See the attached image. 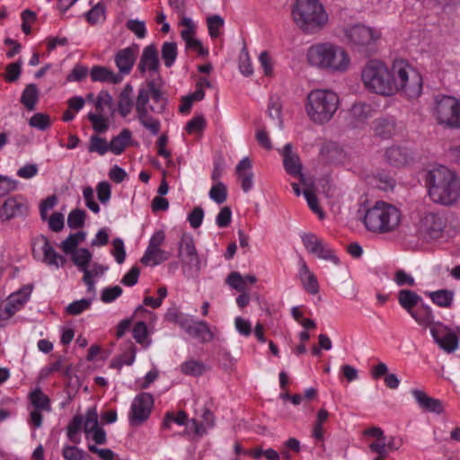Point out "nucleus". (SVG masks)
<instances>
[{"mask_svg": "<svg viewBox=\"0 0 460 460\" xmlns=\"http://www.w3.org/2000/svg\"><path fill=\"white\" fill-rule=\"evenodd\" d=\"M83 418L84 432L86 438H89L91 432L100 428L96 407L88 408Z\"/></svg>", "mask_w": 460, "mask_h": 460, "instance_id": "nucleus-38", "label": "nucleus"}, {"mask_svg": "<svg viewBox=\"0 0 460 460\" xmlns=\"http://www.w3.org/2000/svg\"><path fill=\"white\" fill-rule=\"evenodd\" d=\"M137 53L138 46L136 44L122 49L116 53L114 61L119 69L118 74L124 77L125 75H128L131 72Z\"/></svg>", "mask_w": 460, "mask_h": 460, "instance_id": "nucleus-22", "label": "nucleus"}, {"mask_svg": "<svg viewBox=\"0 0 460 460\" xmlns=\"http://www.w3.org/2000/svg\"><path fill=\"white\" fill-rule=\"evenodd\" d=\"M280 155L283 157V165L287 173L298 177L299 181L304 183L305 176L302 173V163L299 155L293 151V146L290 143L284 146L280 151Z\"/></svg>", "mask_w": 460, "mask_h": 460, "instance_id": "nucleus-20", "label": "nucleus"}, {"mask_svg": "<svg viewBox=\"0 0 460 460\" xmlns=\"http://www.w3.org/2000/svg\"><path fill=\"white\" fill-rule=\"evenodd\" d=\"M122 294L119 286L108 287L102 289L101 299L103 303H111Z\"/></svg>", "mask_w": 460, "mask_h": 460, "instance_id": "nucleus-58", "label": "nucleus"}, {"mask_svg": "<svg viewBox=\"0 0 460 460\" xmlns=\"http://www.w3.org/2000/svg\"><path fill=\"white\" fill-rule=\"evenodd\" d=\"M132 94L133 87L129 84H127L119 93L118 101V111L123 118H126L128 115H129L133 107H136V102H134Z\"/></svg>", "mask_w": 460, "mask_h": 460, "instance_id": "nucleus-33", "label": "nucleus"}, {"mask_svg": "<svg viewBox=\"0 0 460 460\" xmlns=\"http://www.w3.org/2000/svg\"><path fill=\"white\" fill-rule=\"evenodd\" d=\"M401 220V211L395 206L385 201H376L366 211L363 223L372 233L387 234L395 231Z\"/></svg>", "mask_w": 460, "mask_h": 460, "instance_id": "nucleus-7", "label": "nucleus"}, {"mask_svg": "<svg viewBox=\"0 0 460 460\" xmlns=\"http://www.w3.org/2000/svg\"><path fill=\"white\" fill-rule=\"evenodd\" d=\"M298 277L303 288L309 294L315 295L319 292V284L315 275L309 270L304 260L300 261Z\"/></svg>", "mask_w": 460, "mask_h": 460, "instance_id": "nucleus-29", "label": "nucleus"}, {"mask_svg": "<svg viewBox=\"0 0 460 460\" xmlns=\"http://www.w3.org/2000/svg\"><path fill=\"white\" fill-rule=\"evenodd\" d=\"M88 151L90 153H97L99 155H104L110 151V146L105 138L98 135H92L90 137Z\"/></svg>", "mask_w": 460, "mask_h": 460, "instance_id": "nucleus-43", "label": "nucleus"}, {"mask_svg": "<svg viewBox=\"0 0 460 460\" xmlns=\"http://www.w3.org/2000/svg\"><path fill=\"white\" fill-rule=\"evenodd\" d=\"M208 22V28L209 35L212 38H217L220 34V29L224 25V20L219 15H213L211 17H208L207 19Z\"/></svg>", "mask_w": 460, "mask_h": 460, "instance_id": "nucleus-56", "label": "nucleus"}, {"mask_svg": "<svg viewBox=\"0 0 460 460\" xmlns=\"http://www.w3.org/2000/svg\"><path fill=\"white\" fill-rule=\"evenodd\" d=\"M86 214L82 209H73L67 217V225L72 229H78L84 224Z\"/></svg>", "mask_w": 460, "mask_h": 460, "instance_id": "nucleus-50", "label": "nucleus"}, {"mask_svg": "<svg viewBox=\"0 0 460 460\" xmlns=\"http://www.w3.org/2000/svg\"><path fill=\"white\" fill-rule=\"evenodd\" d=\"M392 96L398 93L414 99L422 93V76L408 61L394 59L392 63Z\"/></svg>", "mask_w": 460, "mask_h": 460, "instance_id": "nucleus-6", "label": "nucleus"}, {"mask_svg": "<svg viewBox=\"0 0 460 460\" xmlns=\"http://www.w3.org/2000/svg\"><path fill=\"white\" fill-rule=\"evenodd\" d=\"M132 139V133L128 128H123L118 136L111 138L109 143L110 152L116 155H121L129 146Z\"/></svg>", "mask_w": 460, "mask_h": 460, "instance_id": "nucleus-34", "label": "nucleus"}, {"mask_svg": "<svg viewBox=\"0 0 460 460\" xmlns=\"http://www.w3.org/2000/svg\"><path fill=\"white\" fill-rule=\"evenodd\" d=\"M84 418L82 415H75L68 423L66 428V435L69 440L75 444H78L81 440L80 431L83 426Z\"/></svg>", "mask_w": 460, "mask_h": 460, "instance_id": "nucleus-39", "label": "nucleus"}, {"mask_svg": "<svg viewBox=\"0 0 460 460\" xmlns=\"http://www.w3.org/2000/svg\"><path fill=\"white\" fill-rule=\"evenodd\" d=\"M410 315L422 327L437 326V323L434 322L435 316L432 308L426 304H421L420 306L413 310Z\"/></svg>", "mask_w": 460, "mask_h": 460, "instance_id": "nucleus-35", "label": "nucleus"}, {"mask_svg": "<svg viewBox=\"0 0 460 460\" xmlns=\"http://www.w3.org/2000/svg\"><path fill=\"white\" fill-rule=\"evenodd\" d=\"M426 183L435 203L451 206L460 198V181L455 172L445 166L429 171Z\"/></svg>", "mask_w": 460, "mask_h": 460, "instance_id": "nucleus-3", "label": "nucleus"}, {"mask_svg": "<svg viewBox=\"0 0 460 460\" xmlns=\"http://www.w3.org/2000/svg\"><path fill=\"white\" fill-rule=\"evenodd\" d=\"M447 226V219L439 213L428 212L424 214L419 224L420 234L427 240L441 237Z\"/></svg>", "mask_w": 460, "mask_h": 460, "instance_id": "nucleus-13", "label": "nucleus"}, {"mask_svg": "<svg viewBox=\"0 0 460 460\" xmlns=\"http://www.w3.org/2000/svg\"><path fill=\"white\" fill-rule=\"evenodd\" d=\"M92 256L88 249L80 248L72 253V261L78 267L79 270L83 271V269L89 266Z\"/></svg>", "mask_w": 460, "mask_h": 460, "instance_id": "nucleus-45", "label": "nucleus"}, {"mask_svg": "<svg viewBox=\"0 0 460 460\" xmlns=\"http://www.w3.org/2000/svg\"><path fill=\"white\" fill-rule=\"evenodd\" d=\"M376 114V110L370 103L356 102L349 109V123L354 128L363 127L368 119L373 118Z\"/></svg>", "mask_w": 460, "mask_h": 460, "instance_id": "nucleus-23", "label": "nucleus"}, {"mask_svg": "<svg viewBox=\"0 0 460 460\" xmlns=\"http://www.w3.org/2000/svg\"><path fill=\"white\" fill-rule=\"evenodd\" d=\"M425 295L430 298L432 303L439 307H451L455 293L449 289H438L436 291H426Z\"/></svg>", "mask_w": 460, "mask_h": 460, "instance_id": "nucleus-36", "label": "nucleus"}, {"mask_svg": "<svg viewBox=\"0 0 460 460\" xmlns=\"http://www.w3.org/2000/svg\"><path fill=\"white\" fill-rule=\"evenodd\" d=\"M183 330L190 337L198 340L201 343L210 342L215 338V334L205 321H192L190 319Z\"/></svg>", "mask_w": 460, "mask_h": 460, "instance_id": "nucleus-24", "label": "nucleus"}, {"mask_svg": "<svg viewBox=\"0 0 460 460\" xmlns=\"http://www.w3.org/2000/svg\"><path fill=\"white\" fill-rule=\"evenodd\" d=\"M226 283L232 288L242 293L245 292L247 288L245 279L237 271H233L228 274Z\"/></svg>", "mask_w": 460, "mask_h": 460, "instance_id": "nucleus-48", "label": "nucleus"}, {"mask_svg": "<svg viewBox=\"0 0 460 460\" xmlns=\"http://www.w3.org/2000/svg\"><path fill=\"white\" fill-rule=\"evenodd\" d=\"M31 288L27 287L17 293L9 296L4 308L0 313L1 320H7L18 312L29 300Z\"/></svg>", "mask_w": 460, "mask_h": 460, "instance_id": "nucleus-21", "label": "nucleus"}, {"mask_svg": "<svg viewBox=\"0 0 460 460\" xmlns=\"http://www.w3.org/2000/svg\"><path fill=\"white\" fill-rule=\"evenodd\" d=\"M97 197L101 203L106 204L111 196V184L108 181H101L96 186Z\"/></svg>", "mask_w": 460, "mask_h": 460, "instance_id": "nucleus-61", "label": "nucleus"}, {"mask_svg": "<svg viewBox=\"0 0 460 460\" xmlns=\"http://www.w3.org/2000/svg\"><path fill=\"white\" fill-rule=\"evenodd\" d=\"M164 319L172 323H177L182 330L189 322V317L176 307H171L167 310Z\"/></svg>", "mask_w": 460, "mask_h": 460, "instance_id": "nucleus-46", "label": "nucleus"}, {"mask_svg": "<svg viewBox=\"0 0 460 460\" xmlns=\"http://www.w3.org/2000/svg\"><path fill=\"white\" fill-rule=\"evenodd\" d=\"M399 305L410 314L422 298L414 291L401 289L397 295Z\"/></svg>", "mask_w": 460, "mask_h": 460, "instance_id": "nucleus-37", "label": "nucleus"}, {"mask_svg": "<svg viewBox=\"0 0 460 460\" xmlns=\"http://www.w3.org/2000/svg\"><path fill=\"white\" fill-rule=\"evenodd\" d=\"M111 95L107 91H101L95 102V112H89L88 119L97 133H105L109 129V118L114 113Z\"/></svg>", "mask_w": 460, "mask_h": 460, "instance_id": "nucleus-11", "label": "nucleus"}, {"mask_svg": "<svg viewBox=\"0 0 460 460\" xmlns=\"http://www.w3.org/2000/svg\"><path fill=\"white\" fill-rule=\"evenodd\" d=\"M87 75V67L81 64H76L72 69L71 73L67 75L66 79L69 82H80L84 79Z\"/></svg>", "mask_w": 460, "mask_h": 460, "instance_id": "nucleus-64", "label": "nucleus"}, {"mask_svg": "<svg viewBox=\"0 0 460 460\" xmlns=\"http://www.w3.org/2000/svg\"><path fill=\"white\" fill-rule=\"evenodd\" d=\"M348 41L359 50L374 44L380 39V32L371 27L362 24L353 25L345 31Z\"/></svg>", "mask_w": 460, "mask_h": 460, "instance_id": "nucleus-12", "label": "nucleus"}, {"mask_svg": "<svg viewBox=\"0 0 460 460\" xmlns=\"http://www.w3.org/2000/svg\"><path fill=\"white\" fill-rule=\"evenodd\" d=\"M392 66H387L383 61L373 59L367 61L361 71V80L365 88L370 93L392 96Z\"/></svg>", "mask_w": 460, "mask_h": 460, "instance_id": "nucleus-9", "label": "nucleus"}, {"mask_svg": "<svg viewBox=\"0 0 460 460\" xmlns=\"http://www.w3.org/2000/svg\"><path fill=\"white\" fill-rule=\"evenodd\" d=\"M127 28L131 31L137 38L143 39L146 34V23L139 20H128L126 24Z\"/></svg>", "mask_w": 460, "mask_h": 460, "instance_id": "nucleus-59", "label": "nucleus"}, {"mask_svg": "<svg viewBox=\"0 0 460 460\" xmlns=\"http://www.w3.org/2000/svg\"><path fill=\"white\" fill-rule=\"evenodd\" d=\"M209 198L217 204L224 203L227 198L226 186L221 181L216 182L209 190Z\"/></svg>", "mask_w": 460, "mask_h": 460, "instance_id": "nucleus-47", "label": "nucleus"}, {"mask_svg": "<svg viewBox=\"0 0 460 460\" xmlns=\"http://www.w3.org/2000/svg\"><path fill=\"white\" fill-rule=\"evenodd\" d=\"M93 82L118 84L122 82L123 76L111 68L103 66H93L89 73Z\"/></svg>", "mask_w": 460, "mask_h": 460, "instance_id": "nucleus-27", "label": "nucleus"}, {"mask_svg": "<svg viewBox=\"0 0 460 460\" xmlns=\"http://www.w3.org/2000/svg\"><path fill=\"white\" fill-rule=\"evenodd\" d=\"M161 54L164 66L168 68L172 66L178 55L177 44L172 41L164 42Z\"/></svg>", "mask_w": 460, "mask_h": 460, "instance_id": "nucleus-40", "label": "nucleus"}, {"mask_svg": "<svg viewBox=\"0 0 460 460\" xmlns=\"http://www.w3.org/2000/svg\"><path fill=\"white\" fill-rule=\"evenodd\" d=\"M302 242L307 250L308 252L314 254L317 249L320 247L322 243L323 242V239L319 238L317 235L312 233L304 234L302 235Z\"/></svg>", "mask_w": 460, "mask_h": 460, "instance_id": "nucleus-53", "label": "nucleus"}, {"mask_svg": "<svg viewBox=\"0 0 460 460\" xmlns=\"http://www.w3.org/2000/svg\"><path fill=\"white\" fill-rule=\"evenodd\" d=\"M136 347L132 342H128L125 351L120 355L119 362L121 365L131 366L136 359Z\"/></svg>", "mask_w": 460, "mask_h": 460, "instance_id": "nucleus-63", "label": "nucleus"}, {"mask_svg": "<svg viewBox=\"0 0 460 460\" xmlns=\"http://www.w3.org/2000/svg\"><path fill=\"white\" fill-rule=\"evenodd\" d=\"M431 114L444 128L460 129V100L451 95H437Z\"/></svg>", "mask_w": 460, "mask_h": 460, "instance_id": "nucleus-10", "label": "nucleus"}, {"mask_svg": "<svg viewBox=\"0 0 460 460\" xmlns=\"http://www.w3.org/2000/svg\"><path fill=\"white\" fill-rule=\"evenodd\" d=\"M372 129L376 135L384 137H391L396 131L395 119L393 117H382L374 120Z\"/></svg>", "mask_w": 460, "mask_h": 460, "instance_id": "nucleus-31", "label": "nucleus"}, {"mask_svg": "<svg viewBox=\"0 0 460 460\" xmlns=\"http://www.w3.org/2000/svg\"><path fill=\"white\" fill-rule=\"evenodd\" d=\"M252 162L248 157H243L236 165L235 172L241 181V187L244 192L253 188V172Z\"/></svg>", "mask_w": 460, "mask_h": 460, "instance_id": "nucleus-26", "label": "nucleus"}, {"mask_svg": "<svg viewBox=\"0 0 460 460\" xmlns=\"http://www.w3.org/2000/svg\"><path fill=\"white\" fill-rule=\"evenodd\" d=\"M340 106V97L330 89H314L309 92L305 110L309 119L316 125L331 121Z\"/></svg>", "mask_w": 460, "mask_h": 460, "instance_id": "nucleus-4", "label": "nucleus"}, {"mask_svg": "<svg viewBox=\"0 0 460 460\" xmlns=\"http://www.w3.org/2000/svg\"><path fill=\"white\" fill-rule=\"evenodd\" d=\"M306 58L311 66L330 73H344L350 65L347 51L331 42L314 44L308 48Z\"/></svg>", "mask_w": 460, "mask_h": 460, "instance_id": "nucleus-2", "label": "nucleus"}, {"mask_svg": "<svg viewBox=\"0 0 460 460\" xmlns=\"http://www.w3.org/2000/svg\"><path fill=\"white\" fill-rule=\"evenodd\" d=\"M33 251L40 249L43 252V261L50 266H64L66 259L59 255L50 244L49 239L45 235H39L33 240Z\"/></svg>", "mask_w": 460, "mask_h": 460, "instance_id": "nucleus-19", "label": "nucleus"}, {"mask_svg": "<svg viewBox=\"0 0 460 460\" xmlns=\"http://www.w3.org/2000/svg\"><path fill=\"white\" fill-rule=\"evenodd\" d=\"M411 394L422 410L437 414L444 411V406L440 400L429 397L422 390L414 389L411 391Z\"/></svg>", "mask_w": 460, "mask_h": 460, "instance_id": "nucleus-28", "label": "nucleus"}, {"mask_svg": "<svg viewBox=\"0 0 460 460\" xmlns=\"http://www.w3.org/2000/svg\"><path fill=\"white\" fill-rule=\"evenodd\" d=\"M154 406V398L149 393H140L132 401L128 412V421L131 426H139L146 421Z\"/></svg>", "mask_w": 460, "mask_h": 460, "instance_id": "nucleus-14", "label": "nucleus"}, {"mask_svg": "<svg viewBox=\"0 0 460 460\" xmlns=\"http://www.w3.org/2000/svg\"><path fill=\"white\" fill-rule=\"evenodd\" d=\"M91 304V298H83L70 303L66 306V311L67 314L71 315H78L82 314L84 311L87 310L90 307Z\"/></svg>", "mask_w": 460, "mask_h": 460, "instance_id": "nucleus-51", "label": "nucleus"}, {"mask_svg": "<svg viewBox=\"0 0 460 460\" xmlns=\"http://www.w3.org/2000/svg\"><path fill=\"white\" fill-rule=\"evenodd\" d=\"M167 105V99L164 96L161 86L155 80H149L146 85H142L136 98V113L139 123L150 132L156 136L161 129L159 119L150 115V112L162 114Z\"/></svg>", "mask_w": 460, "mask_h": 460, "instance_id": "nucleus-1", "label": "nucleus"}, {"mask_svg": "<svg viewBox=\"0 0 460 460\" xmlns=\"http://www.w3.org/2000/svg\"><path fill=\"white\" fill-rule=\"evenodd\" d=\"M392 96L398 93L414 99L422 93V76L408 61L394 59L392 63Z\"/></svg>", "mask_w": 460, "mask_h": 460, "instance_id": "nucleus-5", "label": "nucleus"}, {"mask_svg": "<svg viewBox=\"0 0 460 460\" xmlns=\"http://www.w3.org/2000/svg\"><path fill=\"white\" fill-rule=\"evenodd\" d=\"M187 420L188 415L183 411H178L177 414H174L172 411H167L164 415L162 426L165 429H170L172 423L182 426L187 423Z\"/></svg>", "mask_w": 460, "mask_h": 460, "instance_id": "nucleus-44", "label": "nucleus"}, {"mask_svg": "<svg viewBox=\"0 0 460 460\" xmlns=\"http://www.w3.org/2000/svg\"><path fill=\"white\" fill-rule=\"evenodd\" d=\"M180 367H181V371L184 375L192 376H202L207 370L205 364H203L199 360H195V359H190V360L183 362Z\"/></svg>", "mask_w": 460, "mask_h": 460, "instance_id": "nucleus-41", "label": "nucleus"}, {"mask_svg": "<svg viewBox=\"0 0 460 460\" xmlns=\"http://www.w3.org/2000/svg\"><path fill=\"white\" fill-rule=\"evenodd\" d=\"M170 252L161 249V247H147L141 262L145 265L156 266L169 260Z\"/></svg>", "mask_w": 460, "mask_h": 460, "instance_id": "nucleus-32", "label": "nucleus"}, {"mask_svg": "<svg viewBox=\"0 0 460 460\" xmlns=\"http://www.w3.org/2000/svg\"><path fill=\"white\" fill-rule=\"evenodd\" d=\"M17 186L18 181L16 180L0 174V196H4L15 190Z\"/></svg>", "mask_w": 460, "mask_h": 460, "instance_id": "nucleus-60", "label": "nucleus"}, {"mask_svg": "<svg viewBox=\"0 0 460 460\" xmlns=\"http://www.w3.org/2000/svg\"><path fill=\"white\" fill-rule=\"evenodd\" d=\"M28 399L33 406V410L30 412L29 423L35 429H39L42 425V411H51V402L49 397L43 393L40 387H36L28 394Z\"/></svg>", "mask_w": 460, "mask_h": 460, "instance_id": "nucleus-15", "label": "nucleus"}, {"mask_svg": "<svg viewBox=\"0 0 460 460\" xmlns=\"http://www.w3.org/2000/svg\"><path fill=\"white\" fill-rule=\"evenodd\" d=\"M437 326L430 327V333L434 341L446 353H452L458 349L459 339L456 333L448 331L440 322H437Z\"/></svg>", "mask_w": 460, "mask_h": 460, "instance_id": "nucleus-18", "label": "nucleus"}, {"mask_svg": "<svg viewBox=\"0 0 460 460\" xmlns=\"http://www.w3.org/2000/svg\"><path fill=\"white\" fill-rule=\"evenodd\" d=\"M394 281L399 287H414L415 279L411 274L406 272L404 270H397L394 275Z\"/></svg>", "mask_w": 460, "mask_h": 460, "instance_id": "nucleus-54", "label": "nucleus"}, {"mask_svg": "<svg viewBox=\"0 0 460 460\" xmlns=\"http://www.w3.org/2000/svg\"><path fill=\"white\" fill-rule=\"evenodd\" d=\"M111 254L114 256L115 261L119 264H121L125 261L126 251H125L124 242L122 239L115 238L112 241Z\"/></svg>", "mask_w": 460, "mask_h": 460, "instance_id": "nucleus-55", "label": "nucleus"}, {"mask_svg": "<svg viewBox=\"0 0 460 460\" xmlns=\"http://www.w3.org/2000/svg\"><path fill=\"white\" fill-rule=\"evenodd\" d=\"M39 92L36 84H29L22 94L21 102L29 111H33L35 109L36 103L38 102Z\"/></svg>", "mask_w": 460, "mask_h": 460, "instance_id": "nucleus-42", "label": "nucleus"}, {"mask_svg": "<svg viewBox=\"0 0 460 460\" xmlns=\"http://www.w3.org/2000/svg\"><path fill=\"white\" fill-rule=\"evenodd\" d=\"M62 456L66 460H80L84 458V452L75 446H65Z\"/></svg>", "mask_w": 460, "mask_h": 460, "instance_id": "nucleus-62", "label": "nucleus"}, {"mask_svg": "<svg viewBox=\"0 0 460 460\" xmlns=\"http://www.w3.org/2000/svg\"><path fill=\"white\" fill-rule=\"evenodd\" d=\"M160 62L158 58V52L154 44L147 45L144 48L140 60L137 66V69L140 73L146 72H158Z\"/></svg>", "mask_w": 460, "mask_h": 460, "instance_id": "nucleus-25", "label": "nucleus"}, {"mask_svg": "<svg viewBox=\"0 0 460 460\" xmlns=\"http://www.w3.org/2000/svg\"><path fill=\"white\" fill-rule=\"evenodd\" d=\"M386 161L394 167H402L411 159V152L401 146H391L385 152Z\"/></svg>", "mask_w": 460, "mask_h": 460, "instance_id": "nucleus-30", "label": "nucleus"}, {"mask_svg": "<svg viewBox=\"0 0 460 460\" xmlns=\"http://www.w3.org/2000/svg\"><path fill=\"white\" fill-rule=\"evenodd\" d=\"M178 256L181 260L183 270H199V259L194 244V240L190 235L183 234L179 243Z\"/></svg>", "mask_w": 460, "mask_h": 460, "instance_id": "nucleus-17", "label": "nucleus"}, {"mask_svg": "<svg viewBox=\"0 0 460 460\" xmlns=\"http://www.w3.org/2000/svg\"><path fill=\"white\" fill-rule=\"evenodd\" d=\"M292 16L296 24L305 33L319 31L329 20L323 5L318 0H296Z\"/></svg>", "mask_w": 460, "mask_h": 460, "instance_id": "nucleus-8", "label": "nucleus"}, {"mask_svg": "<svg viewBox=\"0 0 460 460\" xmlns=\"http://www.w3.org/2000/svg\"><path fill=\"white\" fill-rule=\"evenodd\" d=\"M314 255L317 256L319 259L329 261L334 264L340 263V260L334 253V251L324 241Z\"/></svg>", "mask_w": 460, "mask_h": 460, "instance_id": "nucleus-49", "label": "nucleus"}, {"mask_svg": "<svg viewBox=\"0 0 460 460\" xmlns=\"http://www.w3.org/2000/svg\"><path fill=\"white\" fill-rule=\"evenodd\" d=\"M180 24L184 27L181 31V37L183 40L194 37L196 32V24L190 18L183 16Z\"/></svg>", "mask_w": 460, "mask_h": 460, "instance_id": "nucleus-57", "label": "nucleus"}, {"mask_svg": "<svg viewBox=\"0 0 460 460\" xmlns=\"http://www.w3.org/2000/svg\"><path fill=\"white\" fill-rule=\"evenodd\" d=\"M29 125L39 130H45L50 127L51 121L49 115L45 113H36L29 120Z\"/></svg>", "mask_w": 460, "mask_h": 460, "instance_id": "nucleus-52", "label": "nucleus"}, {"mask_svg": "<svg viewBox=\"0 0 460 460\" xmlns=\"http://www.w3.org/2000/svg\"><path fill=\"white\" fill-rule=\"evenodd\" d=\"M29 202L22 195L7 198L0 208V219L9 221L16 217H24L29 214Z\"/></svg>", "mask_w": 460, "mask_h": 460, "instance_id": "nucleus-16", "label": "nucleus"}]
</instances>
